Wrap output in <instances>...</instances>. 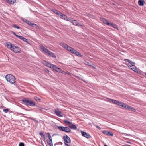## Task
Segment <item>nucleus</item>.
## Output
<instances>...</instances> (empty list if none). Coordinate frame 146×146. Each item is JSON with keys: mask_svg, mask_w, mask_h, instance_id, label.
Segmentation results:
<instances>
[{"mask_svg": "<svg viewBox=\"0 0 146 146\" xmlns=\"http://www.w3.org/2000/svg\"><path fill=\"white\" fill-rule=\"evenodd\" d=\"M13 47V50L12 51L15 53H18L21 50L20 48L18 46H14V47Z\"/></svg>", "mask_w": 146, "mask_h": 146, "instance_id": "nucleus-12", "label": "nucleus"}, {"mask_svg": "<svg viewBox=\"0 0 146 146\" xmlns=\"http://www.w3.org/2000/svg\"><path fill=\"white\" fill-rule=\"evenodd\" d=\"M122 146H128V145L126 144V145H122Z\"/></svg>", "mask_w": 146, "mask_h": 146, "instance_id": "nucleus-50", "label": "nucleus"}, {"mask_svg": "<svg viewBox=\"0 0 146 146\" xmlns=\"http://www.w3.org/2000/svg\"><path fill=\"white\" fill-rule=\"evenodd\" d=\"M24 21L30 25H31L32 24V23L30 22V21L27 20L25 19V21Z\"/></svg>", "mask_w": 146, "mask_h": 146, "instance_id": "nucleus-26", "label": "nucleus"}, {"mask_svg": "<svg viewBox=\"0 0 146 146\" xmlns=\"http://www.w3.org/2000/svg\"><path fill=\"white\" fill-rule=\"evenodd\" d=\"M63 139L65 141L64 143H70L71 142V141L70 137L67 135L66 136H63Z\"/></svg>", "mask_w": 146, "mask_h": 146, "instance_id": "nucleus-7", "label": "nucleus"}, {"mask_svg": "<svg viewBox=\"0 0 146 146\" xmlns=\"http://www.w3.org/2000/svg\"><path fill=\"white\" fill-rule=\"evenodd\" d=\"M12 33L14 35H15V36H16V35H17L16 34V33L14 32H13Z\"/></svg>", "mask_w": 146, "mask_h": 146, "instance_id": "nucleus-48", "label": "nucleus"}, {"mask_svg": "<svg viewBox=\"0 0 146 146\" xmlns=\"http://www.w3.org/2000/svg\"><path fill=\"white\" fill-rule=\"evenodd\" d=\"M60 45L63 48L66 49L68 51L70 52L71 53L74 54V52L75 50L72 47L69 46L67 44L65 43H61Z\"/></svg>", "mask_w": 146, "mask_h": 146, "instance_id": "nucleus-4", "label": "nucleus"}, {"mask_svg": "<svg viewBox=\"0 0 146 146\" xmlns=\"http://www.w3.org/2000/svg\"><path fill=\"white\" fill-rule=\"evenodd\" d=\"M107 99L110 102H112L114 104L115 103V102H117L116 100H114L113 99L110 98H108Z\"/></svg>", "mask_w": 146, "mask_h": 146, "instance_id": "nucleus-22", "label": "nucleus"}, {"mask_svg": "<svg viewBox=\"0 0 146 146\" xmlns=\"http://www.w3.org/2000/svg\"><path fill=\"white\" fill-rule=\"evenodd\" d=\"M21 40L25 42H28V40L25 38L23 37V36L21 39Z\"/></svg>", "mask_w": 146, "mask_h": 146, "instance_id": "nucleus-28", "label": "nucleus"}, {"mask_svg": "<svg viewBox=\"0 0 146 146\" xmlns=\"http://www.w3.org/2000/svg\"><path fill=\"white\" fill-rule=\"evenodd\" d=\"M6 1L8 3L13 4L16 2V0H6Z\"/></svg>", "mask_w": 146, "mask_h": 146, "instance_id": "nucleus-18", "label": "nucleus"}, {"mask_svg": "<svg viewBox=\"0 0 146 146\" xmlns=\"http://www.w3.org/2000/svg\"><path fill=\"white\" fill-rule=\"evenodd\" d=\"M128 106H129L128 105H126V104H125L124 103H123V106H122V107H123L124 108H125L127 109Z\"/></svg>", "mask_w": 146, "mask_h": 146, "instance_id": "nucleus-27", "label": "nucleus"}, {"mask_svg": "<svg viewBox=\"0 0 146 146\" xmlns=\"http://www.w3.org/2000/svg\"><path fill=\"white\" fill-rule=\"evenodd\" d=\"M80 132H81V133L82 134V131H80Z\"/></svg>", "mask_w": 146, "mask_h": 146, "instance_id": "nucleus-51", "label": "nucleus"}, {"mask_svg": "<svg viewBox=\"0 0 146 146\" xmlns=\"http://www.w3.org/2000/svg\"><path fill=\"white\" fill-rule=\"evenodd\" d=\"M52 11L54 13L59 16L62 13L60 11L56 9H53L52 10Z\"/></svg>", "mask_w": 146, "mask_h": 146, "instance_id": "nucleus-20", "label": "nucleus"}, {"mask_svg": "<svg viewBox=\"0 0 146 146\" xmlns=\"http://www.w3.org/2000/svg\"><path fill=\"white\" fill-rule=\"evenodd\" d=\"M39 109L41 111H43V109L41 108H40V107H39Z\"/></svg>", "mask_w": 146, "mask_h": 146, "instance_id": "nucleus-45", "label": "nucleus"}, {"mask_svg": "<svg viewBox=\"0 0 146 146\" xmlns=\"http://www.w3.org/2000/svg\"><path fill=\"white\" fill-rule=\"evenodd\" d=\"M133 70L137 73H140V72L138 71L136 67L133 68Z\"/></svg>", "mask_w": 146, "mask_h": 146, "instance_id": "nucleus-24", "label": "nucleus"}, {"mask_svg": "<svg viewBox=\"0 0 146 146\" xmlns=\"http://www.w3.org/2000/svg\"><path fill=\"white\" fill-rule=\"evenodd\" d=\"M68 72V74H69V73Z\"/></svg>", "mask_w": 146, "mask_h": 146, "instance_id": "nucleus-54", "label": "nucleus"}, {"mask_svg": "<svg viewBox=\"0 0 146 146\" xmlns=\"http://www.w3.org/2000/svg\"><path fill=\"white\" fill-rule=\"evenodd\" d=\"M82 81H84V82H85V81H84V80H82Z\"/></svg>", "mask_w": 146, "mask_h": 146, "instance_id": "nucleus-55", "label": "nucleus"}, {"mask_svg": "<svg viewBox=\"0 0 146 146\" xmlns=\"http://www.w3.org/2000/svg\"><path fill=\"white\" fill-rule=\"evenodd\" d=\"M52 68L55 71H56V70L57 68L56 65L53 64L52 66Z\"/></svg>", "mask_w": 146, "mask_h": 146, "instance_id": "nucleus-30", "label": "nucleus"}, {"mask_svg": "<svg viewBox=\"0 0 146 146\" xmlns=\"http://www.w3.org/2000/svg\"><path fill=\"white\" fill-rule=\"evenodd\" d=\"M130 67H131V69L132 70L133 68H134V67H135L134 65L132 66H130Z\"/></svg>", "mask_w": 146, "mask_h": 146, "instance_id": "nucleus-43", "label": "nucleus"}, {"mask_svg": "<svg viewBox=\"0 0 146 146\" xmlns=\"http://www.w3.org/2000/svg\"><path fill=\"white\" fill-rule=\"evenodd\" d=\"M40 135L42 136L44 138L45 137V135H44L42 133H40Z\"/></svg>", "mask_w": 146, "mask_h": 146, "instance_id": "nucleus-37", "label": "nucleus"}, {"mask_svg": "<svg viewBox=\"0 0 146 146\" xmlns=\"http://www.w3.org/2000/svg\"><path fill=\"white\" fill-rule=\"evenodd\" d=\"M16 36L17 37L19 38H20L21 39L22 37V36H19L18 35H16Z\"/></svg>", "mask_w": 146, "mask_h": 146, "instance_id": "nucleus-40", "label": "nucleus"}, {"mask_svg": "<svg viewBox=\"0 0 146 146\" xmlns=\"http://www.w3.org/2000/svg\"><path fill=\"white\" fill-rule=\"evenodd\" d=\"M128 146H131L130 145H128Z\"/></svg>", "mask_w": 146, "mask_h": 146, "instance_id": "nucleus-56", "label": "nucleus"}, {"mask_svg": "<svg viewBox=\"0 0 146 146\" xmlns=\"http://www.w3.org/2000/svg\"><path fill=\"white\" fill-rule=\"evenodd\" d=\"M145 3L144 0H139L138 1V5L140 6H143Z\"/></svg>", "mask_w": 146, "mask_h": 146, "instance_id": "nucleus-16", "label": "nucleus"}, {"mask_svg": "<svg viewBox=\"0 0 146 146\" xmlns=\"http://www.w3.org/2000/svg\"><path fill=\"white\" fill-rule=\"evenodd\" d=\"M86 63L88 64L89 63L88 62H86Z\"/></svg>", "mask_w": 146, "mask_h": 146, "instance_id": "nucleus-53", "label": "nucleus"}, {"mask_svg": "<svg viewBox=\"0 0 146 146\" xmlns=\"http://www.w3.org/2000/svg\"><path fill=\"white\" fill-rule=\"evenodd\" d=\"M60 17L62 19L69 21H71V19H70L66 15H64L62 13H61V14H60Z\"/></svg>", "mask_w": 146, "mask_h": 146, "instance_id": "nucleus-8", "label": "nucleus"}, {"mask_svg": "<svg viewBox=\"0 0 146 146\" xmlns=\"http://www.w3.org/2000/svg\"><path fill=\"white\" fill-rule=\"evenodd\" d=\"M102 132L103 133L107 135L113 136V134L112 133H110V131H102Z\"/></svg>", "mask_w": 146, "mask_h": 146, "instance_id": "nucleus-13", "label": "nucleus"}, {"mask_svg": "<svg viewBox=\"0 0 146 146\" xmlns=\"http://www.w3.org/2000/svg\"><path fill=\"white\" fill-rule=\"evenodd\" d=\"M145 74L146 75V73H145Z\"/></svg>", "mask_w": 146, "mask_h": 146, "instance_id": "nucleus-57", "label": "nucleus"}, {"mask_svg": "<svg viewBox=\"0 0 146 146\" xmlns=\"http://www.w3.org/2000/svg\"><path fill=\"white\" fill-rule=\"evenodd\" d=\"M46 72H49V71L48 69H46Z\"/></svg>", "mask_w": 146, "mask_h": 146, "instance_id": "nucleus-49", "label": "nucleus"}, {"mask_svg": "<svg viewBox=\"0 0 146 146\" xmlns=\"http://www.w3.org/2000/svg\"><path fill=\"white\" fill-rule=\"evenodd\" d=\"M56 115L59 117H62V115H61V112L59 110L58 108L56 109L54 111Z\"/></svg>", "mask_w": 146, "mask_h": 146, "instance_id": "nucleus-10", "label": "nucleus"}, {"mask_svg": "<svg viewBox=\"0 0 146 146\" xmlns=\"http://www.w3.org/2000/svg\"><path fill=\"white\" fill-rule=\"evenodd\" d=\"M40 48L42 50L43 52L45 54H47L48 53V51H49L48 49L46 48L44 46L42 45H41L40 46Z\"/></svg>", "mask_w": 146, "mask_h": 146, "instance_id": "nucleus-11", "label": "nucleus"}, {"mask_svg": "<svg viewBox=\"0 0 146 146\" xmlns=\"http://www.w3.org/2000/svg\"><path fill=\"white\" fill-rule=\"evenodd\" d=\"M58 128L60 130L68 133L71 131V130L68 127L63 126H58Z\"/></svg>", "mask_w": 146, "mask_h": 146, "instance_id": "nucleus-5", "label": "nucleus"}, {"mask_svg": "<svg viewBox=\"0 0 146 146\" xmlns=\"http://www.w3.org/2000/svg\"><path fill=\"white\" fill-rule=\"evenodd\" d=\"M35 99L36 101H39L41 100V99L40 98H38L37 97H35L34 98Z\"/></svg>", "mask_w": 146, "mask_h": 146, "instance_id": "nucleus-32", "label": "nucleus"}, {"mask_svg": "<svg viewBox=\"0 0 146 146\" xmlns=\"http://www.w3.org/2000/svg\"><path fill=\"white\" fill-rule=\"evenodd\" d=\"M118 102H119L117 100V102H115L114 104H115L117 105L118 104Z\"/></svg>", "mask_w": 146, "mask_h": 146, "instance_id": "nucleus-46", "label": "nucleus"}, {"mask_svg": "<svg viewBox=\"0 0 146 146\" xmlns=\"http://www.w3.org/2000/svg\"><path fill=\"white\" fill-rule=\"evenodd\" d=\"M83 136L85 137L87 139H89L91 137V136L88 133L83 131Z\"/></svg>", "mask_w": 146, "mask_h": 146, "instance_id": "nucleus-14", "label": "nucleus"}, {"mask_svg": "<svg viewBox=\"0 0 146 146\" xmlns=\"http://www.w3.org/2000/svg\"><path fill=\"white\" fill-rule=\"evenodd\" d=\"M70 21L74 25L79 26V24L78 23V22L76 20H71V21Z\"/></svg>", "mask_w": 146, "mask_h": 146, "instance_id": "nucleus-17", "label": "nucleus"}, {"mask_svg": "<svg viewBox=\"0 0 146 146\" xmlns=\"http://www.w3.org/2000/svg\"><path fill=\"white\" fill-rule=\"evenodd\" d=\"M68 126L70 128L73 129L74 130L76 129L77 128L76 127L75 125L72 124V123L69 125Z\"/></svg>", "mask_w": 146, "mask_h": 146, "instance_id": "nucleus-19", "label": "nucleus"}, {"mask_svg": "<svg viewBox=\"0 0 146 146\" xmlns=\"http://www.w3.org/2000/svg\"><path fill=\"white\" fill-rule=\"evenodd\" d=\"M12 27H13L14 28H17V29H19V28H20L18 26H17L15 24H13V25Z\"/></svg>", "mask_w": 146, "mask_h": 146, "instance_id": "nucleus-31", "label": "nucleus"}, {"mask_svg": "<svg viewBox=\"0 0 146 146\" xmlns=\"http://www.w3.org/2000/svg\"><path fill=\"white\" fill-rule=\"evenodd\" d=\"M48 138L47 140V142L50 146H53V143L50 134L49 133H47Z\"/></svg>", "mask_w": 146, "mask_h": 146, "instance_id": "nucleus-6", "label": "nucleus"}, {"mask_svg": "<svg viewBox=\"0 0 146 146\" xmlns=\"http://www.w3.org/2000/svg\"><path fill=\"white\" fill-rule=\"evenodd\" d=\"M56 71L62 73L63 72L62 70H61L60 68L57 67L56 70Z\"/></svg>", "mask_w": 146, "mask_h": 146, "instance_id": "nucleus-25", "label": "nucleus"}, {"mask_svg": "<svg viewBox=\"0 0 146 146\" xmlns=\"http://www.w3.org/2000/svg\"><path fill=\"white\" fill-rule=\"evenodd\" d=\"M6 45L7 46V48L10 49L12 51L13 50V48L14 45L13 44H12L10 42H8L6 43Z\"/></svg>", "mask_w": 146, "mask_h": 146, "instance_id": "nucleus-9", "label": "nucleus"}, {"mask_svg": "<svg viewBox=\"0 0 146 146\" xmlns=\"http://www.w3.org/2000/svg\"><path fill=\"white\" fill-rule=\"evenodd\" d=\"M22 101L24 104L27 106L33 107L36 105L35 102L29 98H24Z\"/></svg>", "mask_w": 146, "mask_h": 146, "instance_id": "nucleus-1", "label": "nucleus"}, {"mask_svg": "<svg viewBox=\"0 0 146 146\" xmlns=\"http://www.w3.org/2000/svg\"><path fill=\"white\" fill-rule=\"evenodd\" d=\"M123 104V103L120 102H119V101L117 105H118L119 106H122Z\"/></svg>", "mask_w": 146, "mask_h": 146, "instance_id": "nucleus-34", "label": "nucleus"}, {"mask_svg": "<svg viewBox=\"0 0 146 146\" xmlns=\"http://www.w3.org/2000/svg\"><path fill=\"white\" fill-rule=\"evenodd\" d=\"M64 122L66 125H68V126L71 123V122L67 120H64Z\"/></svg>", "mask_w": 146, "mask_h": 146, "instance_id": "nucleus-23", "label": "nucleus"}, {"mask_svg": "<svg viewBox=\"0 0 146 146\" xmlns=\"http://www.w3.org/2000/svg\"><path fill=\"white\" fill-rule=\"evenodd\" d=\"M101 20L103 22V23L107 25L112 27L114 28L118 29L117 25L115 24L112 23L111 22H110L108 20L104 18H102Z\"/></svg>", "mask_w": 146, "mask_h": 146, "instance_id": "nucleus-3", "label": "nucleus"}, {"mask_svg": "<svg viewBox=\"0 0 146 146\" xmlns=\"http://www.w3.org/2000/svg\"><path fill=\"white\" fill-rule=\"evenodd\" d=\"M47 55L53 58H56V56L54 54L50 51H48Z\"/></svg>", "mask_w": 146, "mask_h": 146, "instance_id": "nucleus-15", "label": "nucleus"}, {"mask_svg": "<svg viewBox=\"0 0 146 146\" xmlns=\"http://www.w3.org/2000/svg\"><path fill=\"white\" fill-rule=\"evenodd\" d=\"M124 61H127V62L129 63L130 60H129L128 59H124Z\"/></svg>", "mask_w": 146, "mask_h": 146, "instance_id": "nucleus-42", "label": "nucleus"}, {"mask_svg": "<svg viewBox=\"0 0 146 146\" xmlns=\"http://www.w3.org/2000/svg\"><path fill=\"white\" fill-rule=\"evenodd\" d=\"M127 109L129 110V111H136V110L135 109L129 106L128 107Z\"/></svg>", "mask_w": 146, "mask_h": 146, "instance_id": "nucleus-21", "label": "nucleus"}, {"mask_svg": "<svg viewBox=\"0 0 146 146\" xmlns=\"http://www.w3.org/2000/svg\"><path fill=\"white\" fill-rule=\"evenodd\" d=\"M9 110L8 109H5L3 110V111L5 113H7L8 112Z\"/></svg>", "mask_w": 146, "mask_h": 146, "instance_id": "nucleus-38", "label": "nucleus"}, {"mask_svg": "<svg viewBox=\"0 0 146 146\" xmlns=\"http://www.w3.org/2000/svg\"><path fill=\"white\" fill-rule=\"evenodd\" d=\"M129 63L131 64L132 65V66L134 65L133 64H135V62H133L131 61H130L129 62Z\"/></svg>", "mask_w": 146, "mask_h": 146, "instance_id": "nucleus-39", "label": "nucleus"}, {"mask_svg": "<svg viewBox=\"0 0 146 146\" xmlns=\"http://www.w3.org/2000/svg\"><path fill=\"white\" fill-rule=\"evenodd\" d=\"M74 54H76V55L77 56H78L80 55L79 53L76 50L75 52H74Z\"/></svg>", "mask_w": 146, "mask_h": 146, "instance_id": "nucleus-35", "label": "nucleus"}, {"mask_svg": "<svg viewBox=\"0 0 146 146\" xmlns=\"http://www.w3.org/2000/svg\"><path fill=\"white\" fill-rule=\"evenodd\" d=\"M96 127L99 130H100L101 129L100 127L99 126L97 125L96 126Z\"/></svg>", "mask_w": 146, "mask_h": 146, "instance_id": "nucleus-44", "label": "nucleus"}, {"mask_svg": "<svg viewBox=\"0 0 146 146\" xmlns=\"http://www.w3.org/2000/svg\"><path fill=\"white\" fill-rule=\"evenodd\" d=\"M19 146H24V144L23 143L20 142L19 145Z\"/></svg>", "mask_w": 146, "mask_h": 146, "instance_id": "nucleus-36", "label": "nucleus"}, {"mask_svg": "<svg viewBox=\"0 0 146 146\" xmlns=\"http://www.w3.org/2000/svg\"><path fill=\"white\" fill-rule=\"evenodd\" d=\"M104 146H108V145H104Z\"/></svg>", "mask_w": 146, "mask_h": 146, "instance_id": "nucleus-52", "label": "nucleus"}, {"mask_svg": "<svg viewBox=\"0 0 146 146\" xmlns=\"http://www.w3.org/2000/svg\"><path fill=\"white\" fill-rule=\"evenodd\" d=\"M53 64L48 62L46 65V66L50 68H51Z\"/></svg>", "mask_w": 146, "mask_h": 146, "instance_id": "nucleus-29", "label": "nucleus"}, {"mask_svg": "<svg viewBox=\"0 0 146 146\" xmlns=\"http://www.w3.org/2000/svg\"><path fill=\"white\" fill-rule=\"evenodd\" d=\"M5 78L7 82L11 84H14L16 81L15 77L10 74L7 75Z\"/></svg>", "mask_w": 146, "mask_h": 146, "instance_id": "nucleus-2", "label": "nucleus"}, {"mask_svg": "<svg viewBox=\"0 0 146 146\" xmlns=\"http://www.w3.org/2000/svg\"><path fill=\"white\" fill-rule=\"evenodd\" d=\"M31 26L34 27H36L37 26V25L34 23H32V24L31 25Z\"/></svg>", "mask_w": 146, "mask_h": 146, "instance_id": "nucleus-33", "label": "nucleus"}, {"mask_svg": "<svg viewBox=\"0 0 146 146\" xmlns=\"http://www.w3.org/2000/svg\"><path fill=\"white\" fill-rule=\"evenodd\" d=\"M48 63V62H46V61H44V65L46 66V65L47 64V63Z\"/></svg>", "mask_w": 146, "mask_h": 146, "instance_id": "nucleus-41", "label": "nucleus"}, {"mask_svg": "<svg viewBox=\"0 0 146 146\" xmlns=\"http://www.w3.org/2000/svg\"><path fill=\"white\" fill-rule=\"evenodd\" d=\"M126 142L129 144H132V143L130 141H127Z\"/></svg>", "mask_w": 146, "mask_h": 146, "instance_id": "nucleus-47", "label": "nucleus"}]
</instances>
